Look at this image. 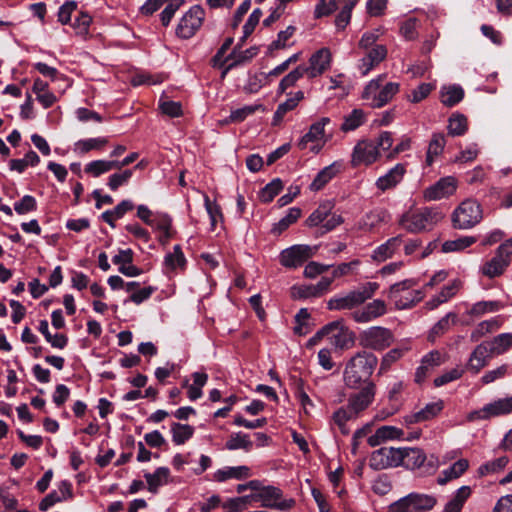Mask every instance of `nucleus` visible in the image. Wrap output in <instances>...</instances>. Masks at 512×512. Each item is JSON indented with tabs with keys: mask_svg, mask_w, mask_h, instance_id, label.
Segmentation results:
<instances>
[{
	"mask_svg": "<svg viewBox=\"0 0 512 512\" xmlns=\"http://www.w3.org/2000/svg\"><path fill=\"white\" fill-rule=\"evenodd\" d=\"M377 364L378 358L373 353L365 350L357 352L345 366L343 373L345 385L352 389L358 388L362 383L366 385Z\"/></svg>",
	"mask_w": 512,
	"mask_h": 512,
	"instance_id": "f257e3e1",
	"label": "nucleus"
},
{
	"mask_svg": "<svg viewBox=\"0 0 512 512\" xmlns=\"http://www.w3.org/2000/svg\"><path fill=\"white\" fill-rule=\"evenodd\" d=\"M443 219V214L432 207H422L415 211L404 213L399 219V225L410 233L431 230Z\"/></svg>",
	"mask_w": 512,
	"mask_h": 512,
	"instance_id": "f03ea898",
	"label": "nucleus"
},
{
	"mask_svg": "<svg viewBox=\"0 0 512 512\" xmlns=\"http://www.w3.org/2000/svg\"><path fill=\"white\" fill-rule=\"evenodd\" d=\"M384 78L385 75H380L372 79L363 91L362 98L370 101V105L374 108L383 107L399 92V83L388 82L381 86Z\"/></svg>",
	"mask_w": 512,
	"mask_h": 512,
	"instance_id": "7ed1b4c3",
	"label": "nucleus"
},
{
	"mask_svg": "<svg viewBox=\"0 0 512 512\" xmlns=\"http://www.w3.org/2000/svg\"><path fill=\"white\" fill-rule=\"evenodd\" d=\"M331 123L329 117H322L310 125L309 130L298 141L297 146L300 150L309 149L313 153H318L324 144L328 141L325 127Z\"/></svg>",
	"mask_w": 512,
	"mask_h": 512,
	"instance_id": "20e7f679",
	"label": "nucleus"
},
{
	"mask_svg": "<svg viewBox=\"0 0 512 512\" xmlns=\"http://www.w3.org/2000/svg\"><path fill=\"white\" fill-rule=\"evenodd\" d=\"M482 219V210L478 202L472 199L464 200L453 212L452 221L455 228L469 229Z\"/></svg>",
	"mask_w": 512,
	"mask_h": 512,
	"instance_id": "39448f33",
	"label": "nucleus"
},
{
	"mask_svg": "<svg viewBox=\"0 0 512 512\" xmlns=\"http://www.w3.org/2000/svg\"><path fill=\"white\" fill-rule=\"evenodd\" d=\"M437 503L432 495L410 493L390 506L391 512H427Z\"/></svg>",
	"mask_w": 512,
	"mask_h": 512,
	"instance_id": "423d86ee",
	"label": "nucleus"
},
{
	"mask_svg": "<svg viewBox=\"0 0 512 512\" xmlns=\"http://www.w3.org/2000/svg\"><path fill=\"white\" fill-rule=\"evenodd\" d=\"M394 341L391 330L381 326H373L359 335V343L366 349L382 351L388 348Z\"/></svg>",
	"mask_w": 512,
	"mask_h": 512,
	"instance_id": "0eeeda50",
	"label": "nucleus"
},
{
	"mask_svg": "<svg viewBox=\"0 0 512 512\" xmlns=\"http://www.w3.org/2000/svg\"><path fill=\"white\" fill-rule=\"evenodd\" d=\"M512 238L502 243L496 250L492 259L487 261L481 268L483 275L495 278L503 274L511 263Z\"/></svg>",
	"mask_w": 512,
	"mask_h": 512,
	"instance_id": "6e6552de",
	"label": "nucleus"
},
{
	"mask_svg": "<svg viewBox=\"0 0 512 512\" xmlns=\"http://www.w3.org/2000/svg\"><path fill=\"white\" fill-rule=\"evenodd\" d=\"M257 502L263 508L282 512L292 509L296 503L293 498H284L282 490L271 485L265 486L261 492H257Z\"/></svg>",
	"mask_w": 512,
	"mask_h": 512,
	"instance_id": "1a4fd4ad",
	"label": "nucleus"
},
{
	"mask_svg": "<svg viewBox=\"0 0 512 512\" xmlns=\"http://www.w3.org/2000/svg\"><path fill=\"white\" fill-rule=\"evenodd\" d=\"M205 19V11L200 5L192 6L180 19L176 35L182 39L193 37Z\"/></svg>",
	"mask_w": 512,
	"mask_h": 512,
	"instance_id": "9d476101",
	"label": "nucleus"
},
{
	"mask_svg": "<svg viewBox=\"0 0 512 512\" xmlns=\"http://www.w3.org/2000/svg\"><path fill=\"white\" fill-rule=\"evenodd\" d=\"M400 448L381 447L372 452L369 466L376 471L401 466Z\"/></svg>",
	"mask_w": 512,
	"mask_h": 512,
	"instance_id": "9b49d317",
	"label": "nucleus"
},
{
	"mask_svg": "<svg viewBox=\"0 0 512 512\" xmlns=\"http://www.w3.org/2000/svg\"><path fill=\"white\" fill-rule=\"evenodd\" d=\"M512 412V397L498 399L488 403L479 410H474L467 415V420H487L492 417L506 415Z\"/></svg>",
	"mask_w": 512,
	"mask_h": 512,
	"instance_id": "f8f14e48",
	"label": "nucleus"
},
{
	"mask_svg": "<svg viewBox=\"0 0 512 512\" xmlns=\"http://www.w3.org/2000/svg\"><path fill=\"white\" fill-rule=\"evenodd\" d=\"M380 157L378 146L374 141L361 140L354 146L351 155V166L356 168L360 165L369 166L375 163Z\"/></svg>",
	"mask_w": 512,
	"mask_h": 512,
	"instance_id": "ddd939ff",
	"label": "nucleus"
},
{
	"mask_svg": "<svg viewBox=\"0 0 512 512\" xmlns=\"http://www.w3.org/2000/svg\"><path fill=\"white\" fill-rule=\"evenodd\" d=\"M315 251L316 247L309 245H293L280 253L279 260L286 268H296L312 257Z\"/></svg>",
	"mask_w": 512,
	"mask_h": 512,
	"instance_id": "4468645a",
	"label": "nucleus"
},
{
	"mask_svg": "<svg viewBox=\"0 0 512 512\" xmlns=\"http://www.w3.org/2000/svg\"><path fill=\"white\" fill-rule=\"evenodd\" d=\"M401 466L415 470L422 466H427V470H435L437 467V459L434 456L427 458L422 449L419 448H400Z\"/></svg>",
	"mask_w": 512,
	"mask_h": 512,
	"instance_id": "2eb2a0df",
	"label": "nucleus"
},
{
	"mask_svg": "<svg viewBox=\"0 0 512 512\" xmlns=\"http://www.w3.org/2000/svg\"><path fill=\"white\" fill-rule=\"evenodd\" d=\"M375 394L376 385L373 382H368L360 391L349 395L347 406L359 416L373 403Z\"/></svg>",
	"mask_w": 512,
	"mask_h": 512,
	"instance_id": "dca6fc26",
	"label": "nucleus"
},
{
	"mask_svg": "<svg viewBox=\"0 0 512 512\" xmlns=\"http://www.w3.org/2000/svg\"><path fill=\"white\" fill-rule=\"evenodd\" d=\"M334 324L331 333L328 335L330 343L336 349L348 350L355 344V333L344 325L342 320L330 322Z\"/></svg>",
	"mask_w": 512,
	"mask_h": 512,
	"instance_id": "f3484780",
	"label": "nucleus"
},
{
	"mask_svg": "<svg viewBox=\"0 0 512 512\" xmlns=\"http://www.w3.org/2000/svg\"><path fill=\"white\" fill-rule=\"evenodd\" d=\"M457 189V180L453 176L439 179L435 184L427 187L423 197L427 201H436L454 194Z\"/></svg>",
	"mask_w": 512,
	"mask_h": 512,
	"instance_id": "a211bd4d",
	"label": "nucleus"
},
{
	"mask_svg": "<svg viewBox=\"0 0 512 512\" xmlns=\"http://www.w3.org/2000/svg\"><path fill=\"white\" fill-rule=\"evenodd\" d=\"M331 52L327 48H321L311 55L309 66H304L305 73L309 78H316L322 75L331 65Z\"/></svg>",
	"mask_w": 512,
	"mask_h": 512,
	"instance_id": "6ab92c4d",
	"label": "nucleus"
},
{
	"mask_svg": "<svg viewBox=\"0 0 512 512\" xmlns=\"http://www.w3.org/2000/svg\"><path fill=\"white\" fill-rule=\"evenodd\" d=\"M386 312L387 308L385 302L376 299L366 304L361 309L354 310L351 313V317L357 323H368L383 316Z\"/></svg>",
	"mask_w": 512,
	"mask_h": 512,
	"instance_id": "aec40b11",
	"label": "nucleus"
},
{
	"mask_svg": "<svg viewBox=\"0 0 512 512\" xmlns=\"http://www.w3.org/2000/svg\"><path fill=\"white\" fill-rule=\"evenodd\" d=\"M495 356L488 342H482L472 351L468 363L467 370L473 374H478L489 363V360Z\"/></svg>",
	"mask_w": 512,
	"mask_h": 512,
	"instance_id": "412c9836",
	"label": "nucleus"
},
{
	"mask_svg": "<svg viewBox=\"0 0 512 512\" xmlns=\"http://www.w3.org/2000/svg\"><path fill=\"white\" fill-rule=\"evenodd\" d=\"M406 165L402 163L396 164L394 167L389 169L386 174L380 176L375 186L380 192H386L394 189L403 180L406 174Z\"/></svg>",
	"mask_w": 512,
	"mask_h": 512,
	"instance_id": "4be33fe9",
	"label": "nucleus"
},
{
	"mask_svg": "<svg viewBox=\"0 0 512 512\" xmlns=\"http://www.w3.org/2000/svg\"><path fill=\"white\" fill-rule=\"evenodd\" d=\"M444 408L443 400H437L434 402L427 403L422 409L419 411L413 412L404 417V422L407 425L421 423L425 421H429L435 418Z\"/></svg>",
	"mask_w": 512,
	"mask_h": 512,
	"instance_id": "5701e85b",
	"label": "nucleus"
},
{
	"mask_svg": "<svg viewBox=\"0 0 512 512\" xmlns=\"http://www.w3.org/2000/svg\"><path fill=\"white\" fill-rule=\"evenodd\" d=\"M72 485L69 481H61L57 490L51 491L39 504L41 511H47L50 507L58 502L64 501L72 497Z\"/></svg>",
	"mask_w": 512,
	"mask_h": 512,
	"instance_id": "b1692460",
	"label": "nucleus"
},
{
	"mask_svg": "<svg viewBox=\"0 0 512 512\" xmlns=\"http://www.w3.org/2000/svg\"><path fill=\"white\" fill-rule=\"evenodd\" d=\"M359 298L360 297L353 290L346 294H341V295L332 297L327 302V308L329 310H336V311L352 310L362 304Z\"/></svg>",
	"mask_w": 512,
	"mask_h": 512,
	"instance_id": "393cba45",
	"label": "nucleus"
},
{
	"mask_svg": "<svg viewBox=\"0 0 512 512\" xmlns=\"http://www.w3.org/2000/svg\"><path fill=\"white\" fill-rule=\"evenodd\" d=\"M403 244L402 235H397L388 239L385 243L378 246L372 254V259L377 262H383L388 258H391L395 252L400 248Z\"/></svg>",
	"mask_w": 512,
	"mask_h": 512,
	"instance_id": "a878e982",
	"label": "nucleus"
},
{
	"mask_svg": "<svg viewBox=\"0 0 512 512\" xmlns=\"http://www.w3.org/2000/svg\"><path fill=\"white\" fill-rule=\"evenodd\" d=\"M288 96L289 97L285 102L278 105L273 115V125L279 124L287 112L294 110L298 106V104L304 99V92L297 91L294 94L289 93Z\"/></svg>",
	"mask_w": 512,
	"mask_h": 512,
	"instance_id": "bb28decb",
	"label": "nucleus"
},
{
	"mask_svg": "<svg viewBox=\"0 0 512 512\" xmlns=\"http://www.w3.org/2000/svg\"><path fill=\"white\" fill-rule=\"evenodd\" d=\"M251 476V470L248 466L224 467L214 473V480L224 482L228 479L242 480Z\"/></svg>",
	"mask_w": 512,
	"mask_h": 512,
	"instance_id": "cd10ccee",
	"label": "nucleus"
},
{
	"mask_svg": "<svg viewBox=\"0 0 512 512\" xmlns=\"http://www.w3.org/2000/svg\"><path fill=\"white\" fill-rule=\"evenodd\" d=\"M469 468V461L467 459H459L453 463L449 468L443 470L437 479L439 485H444L447 482L461 477Z\"/></svg>",
	"mask_w": 512,
	"mask_h": 512,
	"instance_id": "c85d7f7f",
	"label": "nucleus"
},
{
	"mask_svg": "<svg viewBox=\"0 0 512 512\" xmlns=\"http://www.w3.org/2000/svg\"><path fill=\"white\" fill-rule=\"evenodd\" d=\"M340 164L334 162L326 167H324L314 178L312 183L310 184V189L312 191L321 190L328 182H330L340 171Z\"/></svg>",
	"mask_w": 512,
	"mask_h": 512,
	"instance_id": "c756f323",
	"label": "nucleus"
},
{
	"mask_svg": "<svg viewBox=\"0 0 512 512\" xmlns=\"http://www.w3.org/2000/svg\"><path fill=\"white\" fill-rule=\"evenodd\" d=\"M470 486H461L453 494L452 498L446 503L443 512H461L465 502L471 496Z\"/></svg>",
	"mask_w": 512,
	"mask_h": 512,
	"instance_id": "7c9ffc66",
	"label": "nucleus"
},
{
	"mask_svg": "<svg viewBox=\"0 0 512 512\" xmlns=\"http://www.w3.org/2000/svg\"><path fill=\"white\" fill-rule=\"evenodd\" d=\"M170 470L167 467H159L153 473H145L148 490L151 493H157L159 487L168 483Z\"/></svg>",
	"mask_w": 512,
	"mask_h": 512,
	"instance_id": "2f4dec72",
	"label": "nucleus"
},
{
	"mask_svg": "<svg viewBox=\"0 0 512 512\" xmlns=\"http://www.w3.org/2000/svg\"><path fill=\"white\" fill-rule=\"evenodd\" d=\"M358 416L346 405L338 408L332 415V421L338 426L341 433L348 435L350 429L347 426V422L357 419Z\"/></svg>",
	"mask_w": 512,
	"mask_h": 512,
	"instance_id": "473e14b6",
	"label": "nucleus"
},
{
	"mask_svg": "<svg viewBox=\"0 0 512 512\" xmlns=\"http://www.w3.org/2000/svg\"><path fill=\"white\" fill-rule=\"evenodd\" d=\"M464 97V90L459 85L443 86L440 91L441 103L447 107H453Z\"/></svg>",
	"mask_w": 512,
	"mask_h": 512,
	"instance_id": "72a5a7b5",
	"label": "nucleus"
},
{
	"mask_svg": "<svg viewBox=\"0 0 512 512\" xmlns=\"http://www.w3.org/2000/svg\"><path fill=\"white\" fill-rule=\"evenodd\" d=\"M152 227L161 232L160 241L167 243L173 236L172 232V219L166 213H156Z\"/></svg>",
	"mask_w": 512,
	"mask_h": 512,
	"instance_id": "f704fd0d",
	"label": "nucleus"
},
{
	"mask_svg": "<svg viewBox=\"0 0 512 512\" xmlns=\"http://www.w3.org/2000/svg\"><path fill=\"white\" fill-rule=\"evenodd\" d=\"M446 145L445 136L442 133H434L428 145L426 153V164L431 166L434 160L442 154Z\"/></svg>",
	"mask_w": 512,
	"mask_h": 512,
	"instance_id": "c9c22d12",
	"label": "nucleus"
},
{
	"mask_svg": "<svg viewBox=\"0 0 512 512\" xmlns=\"http://www.w3.org/2000/svg\"><path fill=\"white\" fill-rule=\"evenodd\" d=\"M386 212L382 209H375L366 213L358 222L359 229L363 231H372L385 221Z\"/></svg>",
	"mask_w": 512,
	"mask_h": 512,
	"instance_id": "e433bc0d",
	"label": "nucleus"
},
{
	"mask_svg": "<svg viewBox=\"0 0 512 512\" xmlns=\"http://www.w3.org/2000/svg\"><path fill=\"white\" fill-rule=\"evenodd\" d=\"M185 264L186 259L180 245H175L173 247V252L168 253L164 258V266L167 271H174L178 268L183 269Z\"/></svg>",
	"mask_w": 512,
	"mask_h": 512,
	"instance_id": "4c0bfd02",
	"label": "nucleus"
},
{
	"mask_svg": "<svg viewBox=\"0 0 512 512\" xmlns=\"http://www.w3.org/2000/svg\"><path fill=\"white\" fill-rule=\"evenodd\" d=\"M332 208L333 206L330 202L319 205V207L307 218L306 224L309 227H315L319 225L322 227L325 220L330 216Z\"/></svg>",
	"mask_w": 512,
	"mask_h": 512,
	"instance_id": "58836bf2",
	"label": "nucleus"
},
{
	"mask_svg": "<svg viewBox=\"0 0 512 512\" xmlns=\"http://www.w3.org/2000/svg\"><path fill=\"white\" fill-rule=\"evenodd\" d=\"M457 316L454 313H448L442 317L430 330L429 340L435 341V339L444 333H446L451 325L456 323Z\"/></svg>",
	"mask_w": 512,
	"mask_h": 512,
	"instance_id": "ea45409f",
	"label": "nucleus"
},
{
	"mask_svg": "<svg viewBox=\"0 0 512 512\" xmlns=\"http://www.w3.org/2000/svg\"><path fill=\"white\" fill-rule=\"evenodd\" d=\"M366 122V115L361 109H354L344 117L341 130L344 132L354 131Z\"/></svg>",
	"mask_w": 512,
	"mask_h": 512,
	"instance_id": "a19ab883",
	"label": "nucleus"
},
{
	"mask_svg": "<svg viewBox=\"0 0 512 512\" xmlns=\"http://www.w3.org/2000/svg\"><path fill=\"white\" fill-rule=\"evenodd\" d=\"M171 433L173 442L182 445L193 436L194 428L188 424L175 422L171 425Z\"/></svg>",
	"mask_w": 512,
	"mask_h": 512,
	"instance_id": "79ce46f5",
	"label": "nucleus"
},
{
	"mask_svg": "<svg viewBox=\"0 0 512 512\" xmlns=\"http://www.w3.org/2000/svg\"><path fill=\"white\" fill-rule=\"evenodd\" d=\"M261 108V105H246L241 108L231 110L230 115L223 120L224 124L241 123L247 117L253 115L257 110Z\"/></svg>",
	"mask_w": 512,
	"mask_h": 512,
	"instance_id": "37998d69",
	"label": "nucleus"
},
{
	"mask_svg": "<svg viewBox=\"0 0 512 512\" xmlns=\"http://www.w3.org/2000/svg\"><path fill=\"white\" fill-rule=\"evenodd\" d=\"M301 216V209L298 207H292L288 210L286 216L280 219L277 223L274 224L272 228V233L275 235H280L283 231H285L290 225L295 223Z\"/></svg>",
	"mask_w": 512,
	"mask_h": 512,
	"instance_id": "c03bdc74",
	"label": "nucleus"
},
{
	"mask_svg": "<svg viewBox=\"0 0 512 512\" xmlns=\"http://www.w3.org/2000/svg\"><path fill=\"white\" fill-rule=\"evenodd\" d=\"M500 325H501V320L497 317L482 321L472 331L471 340L474 342L478 341L480 338H482L486 334L496 331L500 327Z\"/></svg>",
	"mask_w": 512,
	"mask_h": 512,
	"instance_id": "a18cd8bd",
	"label": "nucleus"
},
{
	"mask_svg": "<svg viewBox=\"0 0 512 512\" xmlns=\"http://www.w3.org/2000/svg\"><path fill=\"white\" fill-rule=\"evenodd\" d=\"M107 143L108 139L105 137L82 139L75 143V151L81 154H85L91 150H100Z\"/></svg>",
	"mask_w": 512,
	"mask_h": 512,
	"instance_id": "49530a36",
	"label": "nucleus"
},
{
	"mask_svg": "<svg viewBox=\"0 0 512 512\" xmlns=\"http://www.w3.org/2000/svg\"><path fill=\"white\" fill-rule=\"evenodd\" d=\"M508 463L509 458L507 456H501L497 459L488 461L478 468V475L480 477H483L490 474L498 473L502 471L507 466Z\"/></svg>",
	"mask_w": 512,
	"mask_h": 512,
	"instance_id": "de8ad7c7",
	"label": "nucleus"
},
{
	"mask_svg": "<svg viewBox=\"0 0 512 512\" xmlns=\"http://www.w3.org/2000/svg\"><path fill=\"white\" fill-rule=\"evenodd\" d=\"M488 344L495 356L502 355L512 347V333H502Z\"/></svg>",
	"mask_w": 512,
	"mask_h": 512,
	"instance_id": "09e8293b",
	"label": "nucleus"
},
{
	"mask_svg": "<svg viewBox=\"0 0 512 512\" xmlns=\"http://www.w3.org/2000/svg\"><path fill=\"white\" fill-rule=\"evenodd\" d=\"M116 163L114 160H94L85 166V172L92 175L93 177H99L100 175L116 169Z\"/></svg>",
	"mask_w": 512,
	"mask_h": 512,
	"instance_id": "8fccbe9b",
	"label": "nucleus"
},
{
	"mask_svg": "<svg viewBox=\"0 0 512 512\" xmlns=\"http://www.w3.org/2000/svg\"><path fill=\"white\" fill-rule=\"evenodd\" d=\"M510 374H512L511 366L509 364H502L501 366L495 369L485 372L484 375L481 377L480 381L483 385H487L499 379H502Z\"/></svg>",
	"mask_w": 512,
	"mask_h": 512,
	"instance_id": "3c124183",
	"label": "nucleus"
},
{
	"mask_svg": "<svg viewBox=\"0 0 512 512\" xmlns=\"http://www.w3.org/2000/svg\"><path fill=\"white\" fill-rule=\"evenodd\" d=\"M475 238L470 236L460 237L454 240L445 241L442 244V251L444 253L462 251L475 243Z\"/></svg>",
	"mask_w": 512,
	"mask_h": 512,
	"instance_id": "603ef678",
	"label": "nucleus"
},
{
	"mask_svg": "<svg viewBox=\"0 0 512 512\" xmlns=\"http://www.w3.org/2000/svg\"><path fill=\"white\" fill-rule=\"evenodd\" d=\"M282 189L283 182L281 181V179H273L260 191L259 199L263 203H269L275 198L276 195L280 193Z\"/></svg>",
	"mask_w": 512,
	"mask_h": 512,
	"instance_id": "864d4df0",
	"label": "nucleus"
},
{
	"mask_svg": "<svg viewBox=\"0 0 512 512\" xmlns=\"http://www.w3.org/2000/svg\"><path fill=\"white\" fill-rule=\"evenodd\" d=\"M252 446L253 443L249 439V436L241 432L232 434L229 440L226 442V448L228 450L244 449L249 451Z\"/></svg>",
	"mask_w": 512,
	"mask_h": 512,
	"instance_id": "5fc2aeb1",
	"label": "nucleus"
},
{
	"mask_svg": "<svg viewBox=\"0 0 512 512\" xmlns=\"http://www.w3.org/2000/svg\"><path fill=\"white\" fill-rule=\"evenodd\" d=\"M304 66L300 65L292 70L289 74H287L279 83L278 86V94H283L286 89L292 87L296 84V82L305 75Z\"/></svg>",
	"mask_w": 512,
	"mask_h": 512,
	"instance_id": "6e6d98bb",
	"label": "nucleus"
},
{
	"mask_svg": "<svg viewBox=\"0 0 512 512\" xmlns=\"http://www.w3.org/2000/svg\"><path fill=\"white\" fill-rule=\"evenodd\" d=\"M467 131V118L462 114H453L448 121V133L461 136Z\"/></svg>",
	"mask_w": 512,
	"mask_h": 512,
	"instance_id": "4d7b16f0",
	"label": "nucleus"
},
{
	"mask_svg": "<svg viewBox=\"0 0 512 512\" xmlns=\"http://www.w3.org/2000/svg\"><path fill=\"white\" fill-rule=\"evenodd\" d=\"M502 305L498 301H480L475 303L469 311L471 316H482L488 312H496L500 310Z\"/></svg>",
	"mask_w": 512,
	"mask_h": 512,
	"instance_id": "13d9d810",
	"label": "nucleus"
},
{
	"mask_svg": "<svg viewBox=\"0 0 512 512\" xmlns=\"http://www.w3.org/2000/svg\"><path fill=\"white\" fill-rule=\"evenodd\" d=\"M415 281L412 279H406L401 282L393 284L388 292V297L395 301L396 305L398 306V303H403L400 293L406 290H409L415 285Z\"/></svg>",
	"mask_w": 512,
	"mask_h": 512,
	"instance_id": "bf43d9fd",
	"label": "nucleus"
},
{
	"mask_svg": "<svg viewBox=\"0 0 512 512\" xmlns=\"http://www.w3.org/2000/svg\"><path fill=\"white\" fill-rule=\"evenodd\" d=\"M435 89V84L421 83L417 88L413 89L407 96V99L412 103H419L429 96Z\"/></svg>",
	"mask_w": 512,
	"mask_h": 512,
	"instance_id": "052dcab7",
	"label": "nucleus"
},
{
	"mask_svg": "<svg viewBox=\"0 0 512 512\" xmlns=\"http://www.w3.org/2000/svg\"><path fill=\"white\" fill-rule=\"evenodd\" d=\"M405 350L401 348H394L388 351L381 360L379 373L386 372L393 363L398 361L403 355Z\"/></svg>",
	"mask_w": 512,
	"mask_h": 512,
	"instance_id": "680f3d73",
	"label": "nucleus"
},
{
	"mask_svg": "<svg viewBox=\"0 0 512 512\" xmlns=\"http://www.w3.org/2000/svg\"><path fill=\"white\" fill-rule=\"evenodd\" d=\"M132 175L133 169H127L121 173H114L109 177L108 187L112 191H116L120 186L127 184Z\"/></svg>",
	"mask_w": 512,
	"mask_h": 512,
	"instance_id": "e2e57ef3",
	"label": "nucleus"
},
{
	"mask_svg": "<svg viewBox=\"0 0 512 512\" xmlns=\"http://www.w3.org/2000/svg\"><path fill=\"white\" fill-rule=\"evenodd\" d=\"M37 203L36 199L31 195H25L18 202L14 203V210L19 215H24L29 212L36 210Z\"/></svg>",
	"mask_w": 512,
	"mask_h": 512,
	"instance_id": "0e129e2a",
	"label": "nucleus"
},
{
	"mask_svg": "<svg viewBox=\"0 0 512 512\" xmlns=\"http://www.w3.org/2000/svg\"><path fill=\"white\" fill-rule=\"evenodd\" d=\"M204 205L210 218L211 227L214 230L218 219L222 220L223 218L221 208L216 202H211L208 195H204Z\"/></svg>",
	"mask_w": 512,
	"mask_h": 512,
	"instance_id": "69168bd1",
	"label": "nucleus"
},
{
	"mask_svg": "<svg viewBox=\"0 0 512 512\" xmlns=\"http://www.w3.org/2000/svg\"><path fill=\"white\" fill-rule=\"evenodd\" d=\"M184 0H172L161 12V22L163 26H168L177 10L182 6Z\"/></svg>",
	"mask_w": 512,
	"mask_h": 512,
	"instance_id": "338daca9",
	"label": "nucleus"
},
{
	"mask_svg": "<svg viewBox=\"0 0 512 512\" xmlns=\"http://www.w3.org/2000/svg\"><path fill=\"white\" fill-rule=\"evenodd\" d=\"M295 30L296 29L294 26H288L285 30L280 31L278 33L277 39L270 44L269 49L274 50L287 47V41L292 37Z\"/></svg>",
	"mask_w": 512,
	"mask_h": 512,
	"instance_id": "774afa93",
	"label": "nucleus"
}]
</instances>
